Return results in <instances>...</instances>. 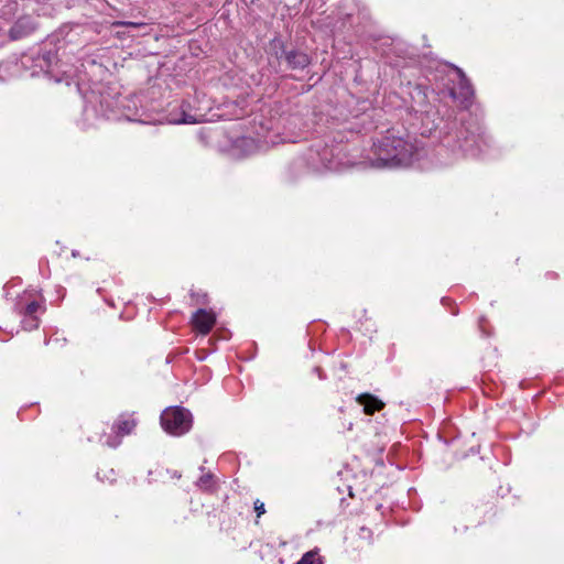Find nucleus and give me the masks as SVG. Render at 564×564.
Here are the masks:
<instances>
[{"instance_id":"9","label":"nucleus","mask_w":564,"mask_h":564,"mask_svg":"<svg viewBox=\"0 0 564 564\" xmlns=\"http://www.w3.org/2000/svg\"><path fill=\"white\" fill-rule=\"evenodd\" d=\"M37 20L29 14L22 15L14 21L8 31L10 41H21L31 36L39 29Z\"/></svg>"},{"instance_id":"1","label":"nucleus","mask_w":564,"mask_h":564,"mask_svg":"<svg viewBox=\"0 0 564 564\" xmlns=\"http://www.w3.org/2000/svg\"><path fill=\"white\" fill-rule=\"evenodd\" d=\"M421 121V134L430 137L438 132L443 147L449 149L454 153H460L463 156L475 158L487 145L485 132L476 120L458 121L456 118L448 116L447 119L440 117L436 107L426 112L415 116Z\"/></svg>"},{"instance_id":"22","label":"nucleus","mask_w":564,"mask_h":564,"mask_svg":"<svg viewBox=\"0 0 564 564\" xmlns=\"http://www.w3.org/2000/svg\"><path fill=\"white\" fill-rule=\"evenodd\" d=\"M549 279H557V274L556 273H552Z\"/></svg>"},{"instance_id":"17","label":"nucleus","mask_w":564,"mask_h":564,"mask_svg":"<svg viewBox=\"0 0 564 564\" xmlns=\"http://www.w3.org/2000/svg\"><path fill=\"white\" fill-rule=\"evenodd\" d=\"M212 482H213V475L206 474V475H203L202 477H199V479L197 481V486H199L200 488H204V489H208L212 486Z\"/></svg>"},{"instance_id":"11","label":"nucleus","mask_w":564,"mask_h":564,"mask_svg":"<svg viewBox=\"0 0 564 564\" xmlns=\"http://www.w3.org/2000/svg\"><path fill=\"white\" fill-rule=\"evenodd\" d=\"M216 323V316L213 312H207L204 308L197 310L192 317L194 329L203 335L208 334Z\"/></svg>"},{"instance_id":"10","label":"nucleus","mask_w":564,"mask_h":564,"mask_svg":"<svg viewBox=\"0 0 564 564\" xmlns=\"http://www.w3.org/2000/svg\"><path fill=\"white\" fill-rule=\"evenodd\" d=\"M307 163L312 165L313 170H330L332 166V150L324 145H314L310 149L307 154Z\"/></svg>"},{"instance_id":"13","label":"nucleus","mask_w":564,"mask_h":564,"mask_svg":"<svg viewBox=\"0 0 564 564\" xmlns=\"http://www.w3.org/2000/svg\"><path fill=\"white\" fill-rule=\"evenodd\" d=\"M356 401L362 405L364 412L367 415H373L384 408V403L371 393H361L357 397Z\"/></svg>"},{"instance_id":"16","label":"nucleus","mask_w":564,"mask_h":564,"mask_svg":"<svg viewBox=\"0 0 564 564\" xmlns=\"http://www.w3.org/2000/svg\"><path fill=\"white\" fill-rule=\"evenodd\" d=\"M358 535L366 542V544H370L372 542V531L366 527H361L359 529Z\"/></svg>"},{"instance_id":"2","label":"nucleus","mask_w":564,"mask_h":564,"mask_svg":"<svg viewBox=\"0 0 564 564\" xmlns=\"http://www.w3.org/2000/svg\"><path fill=\"white\" fill-rule=\"evenodd\" d=\"M416 151L414 137L404 129L390 128L372 143L371 166L377 169L408 166L412 163Z\"/></svg>"},{"instance_id":"20","label":"nucleus","mask_w":564,"mask_h":564,"mask_svg":"<svg viewBox=\"0 0 564 564\" xmlns=\"http://www.w3.org/2000/svg\"><path fill=\"white\" fill-rule=\"evenodd\" d=\"M207 303V294L198 295L197 304L205 305Z\"/></svg>"},{"instance_id":"12","label":"nucleus","mask_w":564,"mask_h":564,"mask_svg":"<svg viewBox=\"0 0 564 564\" xmlns=\"http://www.w3.org/2000/svg\"><path fill=\"white\" fill-rule=\"evenodd\" d=\"M412 104L411 109L413 110L414 115H419L421 112H426V110L435 107L432 105L427 98V91L426 88L423 86H416L412 93Z\"/></svg>"},{"instance_id":"15","label":"nucleus","mask_w":564,"mask_h":564,"mask_svg":"<svg viewBox=\"0 0 564 564\" xmlns=\"http://www.w3.org/2000/svg\"><path fill=\"white\" fill-rule=\"evenodd\" d=\"M296 564H323V561L318 554V550L315 549L306 552Z\"/></svg>"},{"instance_id":"18","label":"nucleus","mask_w":564,"mask_h":564,"mask_svg":"<svg viewBox=\"0 0 564 564\" xmlns=\"http://www.w3.org/2000/svg\"><path fill=\"white\" fill-rule=\"evenodd\" d=\"M176 122L177 123L191 124V123H196V120H195V118L193 116L186 115L185 112H183L182 118L178 119Z\"/></svg>"},{"instance_id":"5","label":"nucleus","mask_w":564,"mask_h":564,"mask_svg":"<svg viewBox=\"0 0 564 564\" xmlns=\"http://www.w3.org/2000/svg\"><path fill=\"white\" fill-rule=\"evenodd\" d=\"M161 425L167 433L180 436L192 429L193 416L189 410L183 406L167 408L161 414Z\"/></svg>"},{"instance_id":"3","label":"nucleus","mask_w":564,"mask_h":564,"mask_svg":"<svg viewBox=\"0 0 564 564\" xmlns=\"http://www.w3.org/2000/svg\"><path fill=\"white\" fill-rule=\"evenodd\" d=\"M14 308L23 316L22 325L25 330L36 329L40 322L39 315L45 311L41 291L30 284L21 293L17 292Z\"/></svg>"},{"instance_id":"8","label":"nucleus","mask_w":564,"mask_h":564,"mask_svg":"<svg viewBox=\"0 0 564 564\" xmlns=\"http://www.w3.org/2000/svg\"><path fill=\"white\" fill-rule=\"evenodd\" d=\"M137 421L127 415H120L112 424L111 432L102 435L104 444L116 448L121 444L122 437L132 433Z\"/></svg>"},{"instance_id":"6","label":"nucleus","mask_w":564,"mask_h":564,"mask_svg":"<svg viewBox=\"0 0 564 564\" xmlns=\"http://www.w3.org/2000/svg\"><path fill=\"white\" fill-rule=\"evenodd\" d=\"M66 42L63 45H58L54 53H47V75L54 79L55 83H64L66 86L70 84V75L67 69H64V66L67 64L63 61V57H66Z\"/></svg>"},{"instance_id":"21","label":"nucleus","mask_w":564,"mask_h":564,"mask_svg":"<svg viewBox=\"0 0 564 564\" xmlns=\"http://www.w3.org/2000/svg\"><path fill=\"white\" fill-rule=\"evenodd\" d=\"M126 25H130V26H138L139 24L137 23H133V22H127Z\"/></svg>"},{"instance_id":"14","label":"nucleus","mask_w":564,"mask_h":564,"mask_svg":"<svg viewBox=\"0 0 564 564\" xmlns=\"http://www.w3.org/2000/svg\"><path fill=\"white\" fill-rule=\"evenodd\" d=\"M304 173V161L302 159L293 161L285 173V178L294 183Z\"/></svg>"},{"instance_id":"19","label":"nucleus","mask_w":564,"mask_h":564,"mask_svg":"<svg viewBox=\"0 0 564 564\" xmlns=\"http://www.w3.org/2000/svg\"><path fill=\"white\" fill-rule=\"evenodd\" d=\"M254 511L257 512V517H261L265 512L264 503L261 502L260 500H256L254 501Z\"/></svg>"},{"instance_id":"4","label":"nucleus","mask_w":564,"mask_h":564,"mask_svg":"<svg viewBox=\"0 0 564 564\" xmlns=\"http://www.w3.org/2000/svg\"><path fill=\"white\" fill-rule=\"evenodd\" d=\"M269 50L276 59H284L289 69L303 70L311 64L307 53L295 47L289 48L279 36L269 42Z\"/></svg>"},{"instance_id":"23","label":"nucleus","mask_w":564,"mask_h":564,"mask_svg":"<svg viewBox=\"0 0 564 564\" xmlns=\"http://www.w3.org/2000/svg\"><path fill=\"white\" fill-rule=\"evenodd\" d=\"M173 476L176 477V478H181V474H178L177 471H174Z\"/></svg>"},{"instance_id":"7","label":"nucleus","mask_w":564,"mask_h":564,"mask_svg":"<svg viewBox=\"0 0 564 564\" xmlns=\"http://www.w3.org/2000/svg\"><path fill=\"white\" fill-rule=\"evenodd\" d=\"M451 67L457 74V83L449 88V96L458 101L464 108H468L473 104L475 95L474 87L466 76L465 72L456 65L451 64Z\"/></svg>"}]
</instances>
